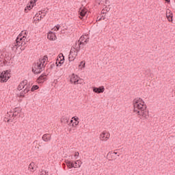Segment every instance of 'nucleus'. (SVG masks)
<instances>
[{"instance_id": "obj_1", "label": "nucleus", "mask_w": 175, "mask_h": 175, "mask_svg": "<svg viewBox=\"0 0 175 175\" xmlns=\"http://www.w3.org/2000/svg\"><path fill=\"white\" fill-rule=\"evenodd\" d=\"M134 113H137L140 118L147 120L148 118V110H147V105L144 104V101L142 98L134 100Z\"/></svg>"}, {"instance_id": "obj_2", "label": "nucleus", "mask_w": 175, "mask_h": 175, "mask_svg": "<svg viewBox=\"0 0 175 175\" xmlns=\"http://www.w3.org/2000/svg\"><path fill=\"white\" fill-rule=\"evenodd\" d=\"M28 41H27V37L25 36L19 35L16 39V42L12 44V51L18 50H25V47L27 46Z\"/></svg>"}, {"instance_id": "obj_3", "label": "nucleus", "mask_w": 175, "mask_h": 175, "mask_svg": "<svg viewBox=\"0 0 175 175\" xmlns=\"http://www.w3.org/2000/svg\"><path fill=\"white\" fill-rule=\"evenodd\" d=\"M79 51H80V46H76L72 48L68 55V59L70 62H72L74 59H76L77 57V54H79Z\"/></svg>"}, {"instance_id": "obj_4", "label": "nucleus", "mask_w": 175, "mask_h": 175, "mask_svg": "<svg viewBox=\"0 0 175 175\" xmlns=\"http://www.w3.org/2000/svg\"><path fill=\"white\" fill-rule=\"evenodd\" d=\"M9 79H10V70L3 71L0 74V81L1 83H6V81H8V80H9Z\"/></svg>"}, {"instance_id": "obj_5", "label": "nucleus", "mask_w": 175, "mask_h": 175, "mask_svg": "<svg viewBox=\"0 0 175 175\" xmlns=\"http://www.w3.org/2000/svg\"><path fill=\"white\" fill-rule=\"evenodd\" d=\"M70 81L72 84H75V85H77V84H83V79L75 74L72 75Z\"/></svg>"}, {"instance_id": "obj_6", "label": "nucleus", "mask_w": 175, "mask_h": 175, "mask_svg": "<svg viewBox=\"0 0 175 175\" xmlns=\"http://www.w3.org/2000/svg\"><path fill=\"white\" fill-rule=\"evenodd\" d=\"M90 40V38H88V36H82L79 40V44L77 45V44H75L76 47H81V45L83 44H87L88 43Z\"/></svg>"}, {"instance_id": "obj_7", "label": "nucleus", "mask_w": 175, "mask_h": 175, "mask_svg": "<svg viewBox=\"0 0 175 175\" xmlns=\"http://www.w3.org/2000/svg\"><path fill=\"white\" fill-rule=\"evenodd\" d=\"M40 64L41 63H39L38 62H37V63H36L34 66L33 67L32 72L35 73V75L41 73L42 70H43V67Z\"/></svg>"}, {"instance_id": "obj_8", "label": "nucleus", "mask_w": 175, "mask_h": 175, "mask_svg": "<svg viewBox=\"0 0 175 175\" xmlns=\"http://www.w3.org/2000/svg\"><path fill=\"white\" fill-rule=\"evenodd\" d=\"M110 138V133L105 131L100 135V139L103 142H107Z\"/></svg>"}, {"instance_id": "obj_9", "label": "nucleus", "mask_w": 175, "mask_h": 175, "mask_svg": "<svg viewBox=\"0 0 175 175\" xmlns=\"http://www.w3.org/2000/svg\"><path fill=\"white\" fill-rule=\"evenodd\" d=\"M166 18L170 23H173V12L169 9L166 10Z\"/></svg>"}, {"instance_id": "obj_10", "label": "nucleus", "mask_w": 175, "mask_h": 175, "mask_svg": "<svg viewBox=\"0 0 175 175\" xmlns=\"http://www.w3.org/2000/svg\"><path fill=\"white\" fill-rule=\"evenodd\" d=\"M46 74H42L37 79V82L38 84H43L44 82L47 80V78L46 77Z\"/></svg>"}, {"instance_id": "obj_11", "label": "nucleus", "mask_w": 175, "mask_h": 175, "mask_svg": "<svg viewBox=\"0 0 175 175\" xmlns=\"http://www.w3.org/2000/svg\"><path fill=\"white\" fill-rule=\"evenodd\" d=\"M27 84H28V81L24 80V81H21L17 88L18 91H21V90H23V88H25V86L27 87V85H28Z\"/></svg>"}, {"instance_id": "obj_12", "label": "nucleus", "mask_w": 175, "mask_h": 175, "mask_svg": "<svg viewBox=\"0 0 175 175\" xmlns=\"http://www.w3.org/2000/svg\"><path fill=\"white\" fill-rule=\"evenodd\" d=\"M20 113H21V109L19 107L14 108V111H12V117H20Z\"/></svg>"}, {"instance_id": "obj_13", "label": "nucleus", "mask_w": 175, "mask_h": 175, "mask_svg": "<svg viewBox=\"0 0 175 175\" xmlns=\"http://www.w3.org/2000/svg\"><path fill=\"white\" fill-rule=\"evenodd\" d=\"M93 92H96V94H102L105 92V87L100 86L99 88H94Z\"/></svg>"}, {"instance_id": "obj_14", "label": "nucleus", "mask_w": 175, "mask_h": 175, "mask_svg": "<svg viewBox=\"0 0 175 175\" xmlns=\"http://www.w3.org/2000/svg\"><path fill=\"white\" fill-rule=\"evenodd\" d=\"M88 12V10H87V8H81L79 9V11L80 17L85 16V15L87 14Z\"/></svg>"}, {"instance_id": "obj_15", "label": "nucleus", "mask_w": 175, "mask_h": 175, "mask_svg": "<svg viewBox=\"0 0 175 175\" xmlns=\"http://www.w3.org/2000/svg\"><path fill=\"white\" fill-rule=\"evenodd\" d=\"M48 57L46 55L44 56V57L41 59H40L38 62V64H40L41 66L42 67L43 69H44V66L46 65L44 64L46 63V61H47Z\"/></svg>"}, {"instance_id": "obj_16", "label": "nucleus", "mask_w": 175, "mask_h": 175, "mask_svg": "<svg viewBox=\"0 0 175 175\" xmlns=\"http://www.w3.org/2000/svg\"><path fill=\"white\" fill-rule=\"evenodd\" d=\"M47 38L49 40H55V39H57L55 33H54L53 31H51L48 33Z\"/></svg>"}, {"instance_id": "obj_17", "label": "nucleus", "mask_w": 175, "mask_h": 175, "mask_svg": "<svg viewBox=\"0 0 175 175\" xmlns=\"http://www.w3.org/2000/svg\"><path fill=\"white\" fill-rule=\"evenodd\" d=\"M42 139L43 142H50L51 140V135L49 133L44 134Z\"/></svg>"}, {"instance_id": "obj_18", "label": "nucleus", "mask_w": 175, "mask_h": 175, "mask_svg": "<svg viewBox=\"0 0 175 175\" xmlns=\"http://www.w3.org/2000/svg\"><path fill=\"white\" fill-rule=\"evenodd\" d=\"M28 92H29V87H28V85H27L25 89L20 92V94H19L20 98L24 97V95H25V94H28Z\"/></svg>"}, {"instance_id": "obj_19", "label": "nucleus", "mask_w": 175, "mask_h": 175, "mask_svg": "<svg viewBox=\"0 0 175 175\" xmlns=\"http://www.w3.org/2000/svg\"><path fill=\"white\" fill-rule=\"evenodd\" d=\"M29 170H30V172H31L32 173H33V172H35V170H36V165H35V163L31 162L29 165Z\"/></svg>"}, {"instance_id": "obj_20", "label": "nucleus", "mask_w": 175, "mask_h": 175, "mask_svg": "<svg viewBox=\"0 0 175 175\" xmlns=\"http://www.w3.org/2000/svg\"><path fill=\"white\" fill-rule=\"evenodd\" d=\"M66 163L68 169H72V167H75V163L70 161L69 160H66Z\"/></svg>"}, {"instance_id": "obj_21", "label": "nucleus", "mask_w": 175, "mask_h": 175, "mask_svg": "<svg viewBox=\"0 0 175 175\" xmlns=\"http://www.w3.org/2000/svg\"><path fill=\"white\" fill-rule=\"evenodd\" d=\"M7 117H8V119L13 120L14 121V116H13V111L8 112Z\"/></svg>"}, {"instance_id": "obj_22", "label": "nucleus", "mask_w": 175, "mask_h": 175, "mask_svg": "<svg viewBox=\"0 0 175 175\" xmlns=\"http://www.w3.org/2000/svg\"><path fill=\"white\" fill-rule=\"evenodd\" d=\"M81 167V161L77 160L74 163V167Z\"/></svg>"}, {"instance_id": "obj_23", "label": "nucleus", "mask_w": 175, "mask_h": 175, "mask_svg": "<svg viewBox=\"0 0 175 175\" xmlns=\"http://www.w3.org/2000/svg\"><path fill=\"white\" fill-rule=\"evenodd\" d=\"M33 8V5L28 4L27 7L25 8V12L28 13V10H31Z\"/></svg>"}, {"instance_id": "obj_24", "label": "nucleus", "mask_w": 175, "mask_h": 175, "mask_svg": "<svg viewBox=\"0 0 175 175\" xmlns=\"http://www.w3.org/2000/svg\"><path fill=\"white\" fill-rule=\"evenodd\" d=\"M3 121L5 122H13V119H9V117L8 116V115H5Z\"/></svg>"}, {"instance_id": "obj_25", "label": "nucleus", "mask_w": 175, "mask_h": 175, "mask_svg": "<svg viewBox=\"0 0 175 175\" xmlns=\"http://www.w3.org/2000/svg\"><path fill=\"white\" fill-rule=\"evenodd\" d=\"M61 121L63 124H68L69 123V118H68L66 117H64V118H62Z\"/></svg>"}, {"instance_id": "obj_26", "label": "nucleus", "mask_w": 175, "mask_h": 175, "mask_svg": "<svg viewBox=\"0 0 175 175\" xmlns=\"http://www.w3.org/2000/svg\"><path fill=\"white\" fill-rule=\"evenodd\" d=\"M36 90H39V86L38 85H34L31 88V92H33V91H36Z\"/></svg>"}, {"instance_id": "obj_27", "label": "nucleus", "mask_w": 175, "mask_h": 175, "mask_svg": "<svg viewBox=\"0 0 175 175\" xmlns=\"http://www.w3.org/2000/svg\"><path fill=\"white\" fill-rule=\"evenodd\" d=\"M79 67H81V69H83L85 68V62L82 61L80 62Z\"/></svg>"}, {"instance_id": "obj_28", "label": "nucleus", "mask_w": 175, "mask_h": 175, "mask_svg": "<svg viewBox=\"0 0 175 175\" xmlns=\"http://www.w3.org/2000/svg\"><path fill=\"white\" fill-rule=\"evenodd\" d=\"M38 0H31L30 5H33V6H36V2Z\"/></svg>"}, {"instance_id": "obj_29", "label": "nucleus", "mask_w": 175, "mask_h": 175, "mask_svg": "<svg viewBox=\"0 0 175 175\" xmlns=\"http://www.w3.org/2000/svg\"><path fill=\"white\" fill-rule=\"evenodd\" d=\"M60 59H59V65H62V64H64V59H65V57H64L63 56V59H61V57H59Z\"/></svg>"}, {"instance_id": "obj_30", "label": "nucleus", "mask_w": 175, "mask_h": 175, "mask_svg": "<svg viewBox=\"0 0 175 175\" xmlns=\"http://www.w3.org/2000/svg\"><path fill=\"white\" fill-rule=\"evenodd\" d=\"M72 125V126H76L79 125V121L75 120V122H73Z\"/></svg>"}, {"instance_id": "obj_31", "label": "nucleus", "mask_w": 175, "mask_h": 175, "mask_svg": "<svg viewBox=\"0 0 175 175\" xmlns=\"http://www.w3.org/2000/svg\"><path fill=\"white\" fill-rule=\"evenodd\" d=\"M55 28L56 29H55V31H59V29L61 28V25H57L55 26Z\"/></svg>"}, {"instance_id": "obj_32", "label": "nucleus", "mask_w": 175, "mask_h": 175, "mask_svg": "<svg viewBox=\"0 0 175 175\" xmlns=\"http://www.w3.org/2000/svg\"><path fill=\"white\" fill-rule=\"evenodd\" d=\"M79 155V152H76L75 153L74 157H75V158H76V159H77V158H78Z\"/></svg>"}, {"instance_id": "obj_33", "label": "nucleus", "mask_w": 175, "mask_h": 175, "mask_svg": "<svg viewBox=\"0 0 175 175\" xmlns=\"http://www.w3.org/2000/svg\"><path fill=\"white\" fill-rule=\"evenodd\" d=\"M55 64H56V66H59V59H57L56 60Z\"/></svg>"}, {"instance_id": "obj_34", "label": "nucleus", "mask_w": 175, "mask_h": 175, "mask_svg": "<svg viewBox=\"0 0 175 175\" xmlns=\"http://www.w3.org/2000/svg\"><path fill=\"white\" fill-rule=\"evenodd\" d=\"M105 11L106 12H110V8H105Z\"/></svg>"}, {"instance_id": "obj_35", "label": "nucleus", "mask_w": 175, "mask_h": 175, "mask_svg": "<svg viewBox=\"0 0 175 175\" xmlns=\"http://www.w3.org/2000/svg\"><path fill=\"white\" fill-rule=\"evenodd\" d=\"M102 13H103V14H105V13H106V10H105V9H103V10H102Z\"/></svg>"}, {"instance_id": "obj_36", "label": "nucleus", "mask_w": 175, "mask_h": 175, "mask_svg": "<svg viewBox=\"0 0 175 175\" xmlns=\"http://www.w3.org/2000/svg\"><path fill=\"white\" fill-rule=\"evenodd\" d=\"M111 155H112V157L114 156V155H117V152H114L111 153Z\"/></svg>"}, {"instance_id": "obj_37", "label": "nucleus", "mask_w": 175, "mask_h": 175, "mask_svg": "<svg viewBox=\"0 0 175 175\" xmlns=\"http://www.w3.org/2000/svg\"><path fill=\"white\" fill-rule=\"evenodd\" d=\"M40 175H46V174H44V171H42V172H40Z\"/></svg>"}, {"instance_id": "obj_38", "label": "nucleus", "mask_w": 175, "mask_h": 175, "mask_svg": "<svg viewBox=\"0 0 175 175\" xmlns=\"http://www.w3.org/2000/svg\"><path fill=\"white\" fill-rule=\"evenodd\" d=\"M44 174H46V175H49V172H47V171H44Z\"/></svg>"}, {"instance_id": "obj_39", "label": "nucleus", "mask_w": 175, "mask_h": 175, "mask_svg": "<svg viewBox=\"0 0 175 175\" xmlns=\"http://www.w3.org/2000/svg\"><path fill=\"white\" fill-rule=\"evenodd\" d=\"M105 5H107V3H109V0H105Z\"/></svg>"}, {"instance_id": "obj_40", "label": "nucleus", "mask_w": 175, "mask_h": 175, "mask_svg": "<svg viewBox=\"0 0 175 175\" xmlns=\"http://www.w3.org/2000/svg\"><path fill=\"white\" fill-rule=\"evenodd\" d=\"M79 121V118H75V121Z\"/></svg>"}, {"instance_id": "obj_41", "label": "nucleus", "mask_w": 175, "mask_h": 175, "mask_svg": "<svg viewBox=\"0 0 175 175\" xmlns=\"http://www.w3.org/2000/svg\"><path fill=\"white\" fill-rule=\"evenodd\" d=\"M165 2H167L169 3V2H170V0H165Z\"/></svg>"}, {"instance_id": "obj_42", "label": "nucleus", "mask_w": 175, "mask_h": 175, "mask_svg": "<svg viewBox=\"0 0 175 175\" xmlns=\"http://www.w3.org/2000/svg\"><path fill=\"white\" fill-rule=\"evenodd\" d=\"M70 123H71V124H73V120H70Z\"/></svg>"}]
</instances>
